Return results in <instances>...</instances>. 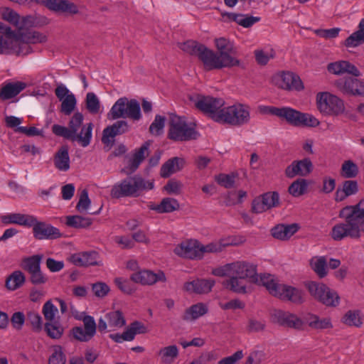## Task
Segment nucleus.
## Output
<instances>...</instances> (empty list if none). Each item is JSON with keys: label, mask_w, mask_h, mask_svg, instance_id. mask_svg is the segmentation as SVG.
Returning a JSON list of instances; mask_svg holds the SVG:
<instances>
[{"label": "nucleus", "mask_w": 364, "mask_h": 364, "mask_svg": "<svg viewBox=\"0 0 364 364\" xmlns=\"http://www.w3.org/2000/svg\"><path fill=\"white\" fill-rule=\"evenodd\" d=\"M18 35L23 41L29 44L42 43L47 41L46 36L38 31L19 33Z\"/></svg>", "instance_id": "de8ad7c7"}, {"label": "nucleus", "mask_w": 364, "mask_h": 364, "mask_svg": "<svg viewBox=\"0 0 364 364\" xmlns=\"http://www.w3.org/2000/svg\"><path fill=\"white\" fill-rule=\"evenodd\" d=\"M92 123L90 122L85 124L70 141L73 142H77L82 147H87L92 140Z\"/></svg>", "instance_id": "f704fd0d"}, {"label": "nucleus", "mask_w": 364, "mask_h": 364, "mask_svg": "<svg viewBox=\"0 0 364 364\" xmlns=\"http://www.w3.org/2000/svg\"><path fill=\"white\" fill-rule=\"evenodd\" d=\"M308 187L306 180L299 178L294 181L289 187V193L294 197H299L306 192Z\"/></svg>", "instance_id": "3c124183"}, {"label": "nucleus", "mask_w": 364, "mask_h": 364, "mask_svg": "<svg viewBox=\"0 0 364 364\" xmlns=\"http://www.w3.org/2000/svg\"><path fill=\"white\" fill-rule=\"evenodd\" d=\"M251 283L265 287L269 294L274 296L277 294V291L280 285L276 282L272 275L265 274L259 275L257 274V270L254 276V281H252Z\"/></svg>", "instance_id": "473e14b6"}, {"label": "nucleus", "mask_w": 364, "mask_h": 364, "mask_svg": "<svg viewBox=\"0 0 364 364\" xmlns=\"http://www.w3.org/2000/svg\"><path fill=\"white\" fill-rule=\"evenodd\" d=\"M83 119V115L80 112H75L70 119L68 127L54 124L52 132L55 135L70 141L84 125Z\"/></svg>", "instance_id": "9d476101"}, {"label": "nucleus", "mask_w": 364, "mask_h": 364, "mask_svg": "<svg viewBox=\"0 0 364 364\" xmlns=\"http://www.w3.org/2000/svg\"><path fill=\"white\" fill-rule=\"evenodd\" d=\"M129 126L127 121H117L112 125L108 126L102 132V142L108 149H110L114 144V137L127 132Z\"/></svg>", "instance_id": "2eb2a0df"}, {"label": "nucleus", "mask_w": 364, "mask_h": 364, "mask_svg": "<svg viewBox=\"0 0 364 364\" xmlns=\"http://www.w3.org/2000/svg\"><path fill=\"white\" fill-rule=\"evenodd\" d=\"M358 83V79L353 77L341 78L336 81V87L343 94L356 96L361 94L358 90H355V85Z\"/></svg>", "instance_id": "72a5a7b5"}, {"label": "nucleus", "mask_w": 364, "mask_h": 364, "mask_svg": "<svg viewBox=\"0 0 364 364\" xmlns=\"http://www.w3.org/2000/svg\"><path fill=\"white\" fill-rule=\"evenodd\" d=\"M313 170V164L309 158L302 160L294 161L285 169V176L293 178L296 176L304 177L308 176Z\"/></svg>", "instance_id": "a211bd4d"}, {"label": "nucleus", "mask_w": 364, "mask_h": 364, "mask_svg": "<svg viewBox=\"0 0 364 364\" xmlns=\"http://www.w3.org/2000/svg\"><path fill=\"white\" fill-rule=\"evenodd\" d=\"M166 118L161 115H156L154 122L149 127V132L151 134L159 136L163 133Z\"/></svg>", "instance_id": "680f3d73"}, {"label": "nucleus", "mask_w": 364, "mask_h": 364, "mask_svg": "<svg viewBox=\"0 0 364 364\" xmlns=\"http://www.w3.org/2000/svg\"><path fill=\"white\" fill-rule=\"evenodd\" d=\"M6 33V36H0V54L11 55L13 54L14 46L17 45L18 41L16 40V35L11 30Z\"/></svg>", "instance_id": "e433bc0d"}, {"label": "nucleus", "mask_w": 364, "mask_h": 364, "mask_svg": "<svg viewBox=\"0 0 364 364\" xmlns=\"http://www.w3.org/2000/svg\"><path fill=\"white\" fill-rule=\"evenodd\" d=\"M109 119L119 118H129L134 121H139L141 118L139 102L135 100H129L127 97H120L112 107L107 114Z\"/></svg>", "instance_id": "20e7f679"}, {"label": "nucleus", "mask_w": 364, "mask_h": 364, "mask_svg": "<svg viewBox=\"0 0 364 364\" xmlns=\"http://www.w3.org/2000/svg\"><path fill=\"white\" fill-rule=\"evenodd\" d=\"M208 306L203 303L192 305L186 310L183 318L186 321L196 320L208 312Z\"/></svg>", "instance_id": "79ce46f5"}, {"label": "nucleus", "mask_w": 364, "mask_h": 364, "mask_svg": "<svg viewBox=\"0 0 364 364\" xmlns=\"http://www.w3.org/2000/svg\"><path fill=\"white\" fill-rule=\"evenodd\" d=\"M43 259L42 255H35L26 257L22 261V268L28 274L41 269V263Z\"/></svg>", "instance_id": "49530a36"}, {"label": "nucleus", "mask_w": 364, "mask_h": 364, "mask_svg": "<svg viewBox=\"0 0 364 364\" xmlns=\"http://www.w3.org/2000/svg\"><path fill=\"white\" fill-rule=\"evenodd\" d=\"M126 324V320L120 311H110L105 314V318L98 321V330L100 332L112 331L119 329Z\"/></svg>", "instance_id": "ddd939ff"}, {"label": "nucleus", "mask_w": 364, "mask_h": 364, "mask_svg": "<svg viewBox=\"0 0 364 364\" xmlns=\"http://www.w3.org/2000/svg\"><path fill=\"white\" fill-rule=\"evenodd\" d=\"M363 200L341 210L339 217L344 219V222L333 227L331 235L334 240L339 241L348 237L352 239L360 237L361 232H364V208H360Z\"/></svg>", "instance_id": "f257e3e1"}, {"label": "nucleus", "mask_w": 364, "mask_h": 364, "mask_svg": "<svg viewBox=\"0 0 364 364\" xmlns=\"http://www.w3.org/2000/svg\"><path fill=\"white\" fill-rule=\"evenodd\" d=\"M32 223L33 237L37 240H55L62 236L58 228L46 222L38 220L35 216Z\"/></svg>", "instance_id": "9b49d317"}, {"label": "nucleus", "mask_w": 364, "mask_h": 364, "mask_svg": "<svg viewBox=\"0 0 364 364\" xmlns=\"http://www.w3.org/2000/svg\"><path fill=\"white\" fill-rule=\"evenodd\" d=\"M233 245L232 242H224L223 240L209 243L206 245L200 244L202 257L204 253H216L222 252L228 245Z\"/></svg>", "instance_id": "8fccbe9b"}, {"label": "nucleus", "mask_w": 364, "mask_h": 364, "mask_svg": "<svg viewBox=\"0 0 364 364\" xmlns=\"http://www.w3.org/2000/svg\"><path fill=\"white\" fill-rule=\"evenodd\" d=\"M1 14L4 20L8 21L18 29H21L23 27L28 18V16L23 17L21 21L19 14L9 7L2 8Z\"/></svg>", "instance_id": "4c0bfd02"}, {"label": "nucleus", "mask_w": 364, "mask_h": 364, "mask_svg": "<svg viewBox=\"0 0 364 364\" xmlns=\"http://www.w3.org/2000/svg\"><path fill=\"white\" fill-rule=\"evenodd\" d=\"M61 101L60 111L65 115H70L75 109L76 105V99L75 95L73 94H70Z\"/></svg>", "instance_id": "0e129e2a"}, {"label": "nucleus", "mask_w": 364, "mask_h": 364, "mask_svg": "<svg viewBox=\"0 0 364 364\" xmlns=\"http://www.w3.org/2000/svg\"><path fill=\"white\" fill-rule=\"evenodd\" d=\"M225 21H234L244 28H249L260 20L259 17L248 16L241 14L222 13Z\"/></svg>", "instance_id": "2f4dec72"}, {"label": "nucleus", "mask_w": 364, "mask_h": 364, "mask_svg": "<svg viewBox=\"0 0 364 364\" xmlns=\"http://www.w3.org/2000/svg\"><path fill=\"white\" fill-rule=\"evenodd\" d=\"M26 281V277L23 273L19 270L14 271L6 279V287L11 291H14L20 288Z\"/></svg>", "instance_id": "c03bdc74"}, {"label": "nucleus", "mask_w": 364, "mask_h": 364, "mask_svg": "<svg viewBox=\"0 0 364 364\" xmlns=\"http://www.w3.org/2000/svg\"><path fill=\"white\" fill-rule=\"evenodd\" d=\"M127 330L128 331V338H131L132 341L134 339L136 334H142L147 332L146 327L139 321H134L132 323Z\"/></svg>", "instance_id": "774afa93"}, {"label": "nucleus", "mask_w": 364, "mask_h": 364, "mask_svg": "<svg viewBox=\"0 0 364 364\" xmlns=\"http://www.w3.org/2000/svg\"><path fill=\"white\" fill-rule=\"evenodd\" d=\"M214 284L215 281L213 279H197L185 283L184 289L188 292L206 294L211 291Z\"/></svg>", "instance_id": "cd10ccee"}, {"label": "nucleus", "mask_w": 364, "mask_h": 364, "mask_svg": "<svg viewBox=\"0 0 364 364\" xmlns=\"http://www.w3.org/2000/svg\"><path fill=\"white\" fill-rule=\"evenodd\" d=\"M299 230L297 224L284 225L279 224L271 230L272 235L280 240H287Z\"/></svg>", "instance_id": "c85d7f7f"}, {"label": "nucleus", "mask_w": 364, "mask_h": 364, "mask_svg": "<svg viewBox=\"0 0 364 364\" xmlns=\"http://www.w3.org/2000/svg\"><path fill=\"white\" fill-rule=\"evenodd\" d=\"M248 281L240 278L230 276L229 279L223 282V285L227 289L239 294H245L247 292V283Z\"/></svg>", "instance_id": "a19ab883"}, {"label": "nucleus", "mask_w": 364, "mask_h": 364, "mask_svg": "<svg viewBox=\"0 0 364 364\" xmlns=\"http://www.w3.org/2000/svg\"><path fill=\"white\" fill-rule=\"evenodd\" d=\"M178 256L191 259L202 258L200 243L196 240H187L176 245L173 250Z\"/></svg>", "instance_id": "4468645a"}, {"label": "nucleus", "mask_w": 364, "mask_h": 364, "mask_svg": "<svg viewBox=\"0 0 364 364\" xmlns=\"http://www.w3.org/2000/svg\"><path fill=\"white\" fill-rule=\"evenodd\" d=\"M327 68L329 73L335 75H341L347 73L354 77H358L360 75L359 70L348 61L341 60L331 63L328 65Z\"/></svg>", "instance_id": "a878e982"}, {"label": "nucleus", "mask_w": 364, "mask_h": 364, "mask_svg": "<svg viewBox=\"0 0 364 364\" xmlns=\"http://www.w3.org/2000/svg\"><path fill=\"white\" fill-rule=\"evenodd\" d=\"M65 225L73 228H87L92 225V220L81 215H68L65 218Z\"/></svg>", "instance_id": "37998d69"}, {"label": "nucleus", "mask_w": 364, "mask_h": 364, "mask_svg": "<svg viewBox=\"0 0 364 364\" xmlns=\"http://www.w3.org/2000/svg\"><path fill=\"white\" fill-rule=\"evenodd\" d=\"M250 108L244 104H235L223 108L220 123L240 127L249 123Z\"/></svg>", "instance_id": "0eeeda50"}, {"label": "nucleus", "mask_w": 364, "mask_h": 364, "mask_svg": "<svg viewBox=\"0 0 364 364\" xmlns=\"http://www.w3.org/2000/svg\"><path fill=\"white\" fill-rule=\"evenodd\" d=\"M215 46L218 53L208 49V70L234 66L245 68L240 61L233 56L236 53V49L229 40L225 38H217Z\"/></svg>", "instance_id": "f03ea898"}, {"label": "nucleus", "mask_w": 364, "mask_h": 364, "mask_svg": "<svg viewBox=\"0 0 364 364\" xmlns=\"http://www.w3.org/2000/svg\"><path fill=\"white\" fill-rule=\"evenodd\" d=\"M184 166V160L179 157H173L166 161L161 168L160 174L163 178H168L171 174L179 171Z\"/></svg>", "instance_id": "c9c22d12"}, {"label": "nucleus", "mask_w": 364, "mask_h": 364, "mask_svg": "<svg viewBox=\"0 0 364 364\" xmlns=\"http://www.w3.org/2000/svg\"><path fill=\"white\" fill-rule=\"evenodd\" d=\"M358 173L357 165L352 161L348 160L343 162L341 166V175L346 178L355 177Z\"/></svg>", "instance_id": "864d4df0"}, {"label": "nucleus", "mask_w": 364, "mask_h": 364, "mask_svg": "<svg viewBox=\"0 0 364 364\" xmlns=\"http://www.w3.org/2000/svg\"><path fill=\"white\" fill-rule=\"evenodd\" d=\"M275 322L281 326L293 328L294 329H301L304 326V321L296 315L288 311L276 310L272 314Z\"/></svg>", "instance_id": "aec40b11"}, {"label": "nucleus", "mask_w": 364, "mask_h": 364, "mask_svg": "<svg viewBox=\"0 0 364 364\" xmlns=\"http://www.w3.org/2000/svg\"><path fill=\"white\" fill-rule=\"evenodd\" d=\"M33 217L34 215L28 214L9 213L2 215L1 221L5 225L16 224L27 228H31V225H33L32 223Z\"/></svg>", "instance_id": "bb28decb"}, {"label": "nucleus", "mask_w": 364, "mask_h": 364, "mask_svg": "<svg viewBox=\"0 0 364 364\" xmlns=\"http://www.w3.org/2000/svg\"><path fill=\"white\" fill-rule=\"evenodd\" d=\"M261 198L267 210L277 207L279 205V196L277 192L264 193Z\"/></svg>", "instance_id": "bf43d9fd"}, {"label": "nucleus", "mask_w": 364, "mask_h": 364, "mask_svg": "<svg viewBox=\"0 0 364 364\" xmlns=\"http://www.w3.org/2000/svg\"><path fill=\"white\" fill-rule=\"evenodd\" d=\"M277 293L274 296L294 304H299L304 301L302 291L291 286L280 284Z\"/></svg>", "instance_id": "b1692460"}, {"label": "nucleus", "mask_w": 364, "mask_h": 364, "mask_svg": "<svg viewBox=\"0 0 364 364\" xmlns=\"http://www.w3.org/2000/svg\"><path fill=\"white\" fill-rule=\"evenodd\" d=\"M58 313V308L50 300L46 301L43 306L42 314L46 322L55 321V318Z\"/></svg>", "instance_id": "4d7b16f0"}, {"label": "nucleus", "mask_w": 364, "mask_h": 364, "mask_svg": "<svg viewBox=\"0 0 364 364\" xmlns=\"http://www.w3.org/2000/svg\"><path fill=\"white\" fill-rule=\"evenodd\" d=\"M132 281L142 285H152L157 282H165L166 277L163 272L154 273L150 270H141L132 274L130 277Z\"/></svg>", "instance_id": "412c9836"}, {"label": "nucleus", "mask_w": 364, "mask_h": 364, "mask_svg": "<svg viewBox=\"0 0 364 364\" xmlns=\"http://www.w3.org/2000/svg\"><path fill=\"white\" fill-rule=\"evenodd\" d=\"M268 112L277 117L284 119L289 124L299 127L301 112L288 107H267Z\"/></svg>", "instance_id": "4be33fe9"}, {"label": "nucleus", "mask_w": 364, "mask_h": 364, "mask_svg": "<svg viewBox=\"0 0 364 364\" xmlns=\"http://www.w3.org/2000/svg\"><path fill=\"white\" fill-rule=\"evenodd\" d=\"M16 40L18 41L17 45L14 46L13 54L17 55H26L32 52V48L29 43H27L21 40V37L17 34L16 35Z\"/></svg>", "instance_id": "338daca9"}, {"label": "nucleus", "mask_w": 364, "mask_h": 364, "mask_svg": "<svg viewBox=\"0 0 364 364\" xmlns=\"http://www.w3.org/2000/svg\"><path fill=\"white\" fill-rule=\"evenodd\" d=\"M256 266L246 262L231 263V276L240 278L251 283L254 281Z\"/></svg>", "instance_id": "5701e85b"}, {"label": "nucleus", "mask_w": 364, "mask_h": 364, "mask_svg": "<svg viewBox=\"0 0 364 364\" xmlns=\"http://www.w3.org/2000/svg\"><path fill=\"white\" fill-rule=\"evenodd\" d=\"M198 133L193 126L188 125L184 119L175 114L169 115V130L168 136L173 141H190L198 137Z\"/></svg>", "instance_id": "423d86ee"}, {"label": "nucleus", "mask_w": 364, "mask_h": 364, "mask_svg": "<svg viewBox=\"0 0 364 364\" xmlns=\"http://www.w3.org/2000/svg\"><path fill=\"white\" fill-rule=\"evenodd\" d=\"M27 321L31 325L33 331L40 332L43 328V321L40 314L36 311H29L26 314Z\"/></svg>", "instance_id": "13d9d810"}, {"label": "nucleus", "mask_w": 364, "mask_h": 364, "mask_svg": "<svg viewBox=\"0 0 364 364\" xmlns=\"http://www.w3.org/2000/svg\"><path fill=\"white\" fill-rule=\"evenodd\" d=\"M180 208L178 200L173 198H164L161 200L159 204L153 205L151 209L156 211L159 213H171Z\"/></svg>", "instance_id": "58836bf2"}, {"label": "nucleus", "mask_w": 364, "mask_h": 364, "mask_svg": "<svg viewBox=\"0 0 364 364\" xmlns=\"http://www.w3.org/2000/svg\"><path fill=\"white\" fill-rule=\"evenodd\" d=\"M44 331L49 338L55 340L60 339L64 333V328L58 321L46 322Z\"/></svg>", "instance_id": "a18cd8bd"}, {"label": "nucleus", "mask_w": 364, "mask_h": 364, "mask_svg": "<svg viewBox=\"0 0 364 364\" xmlns=\"http://www.w3.org/2000/svg\"><path fill=\"white\" fill-rule=\"evenodd\" d=\"M30 1L44 4L49 10L55 12L70 14H77L79 12L77 6L68 0H30Z\"/></svg>", "instance_id": "f3484780"}, {"label": "nucleus", "mask_w": 364, "mask_h": 364, "mask_svg": "<svg viewBox=\"0 0 364 364\" xmlns=\"http://www.w3.org/2000/svg\"><path fill=\"white\" fill-rule=\"evenodd\" d=\"M26 87V84L23 82H9L0 89V100L4 101L11 99L18 95Z\"/></svg>", "instance_id": "c756f323"}, {"label": "nucleus", "mask_w": 364, "mask_h": 364, "mask_svg": "<svg viewBox=\"0 0 364 364\" xmlns=\"http://www.w3.org/2000/svg\"><path fill=\"white\" fill-rule=\"evenodd\" d=\"M86 108L91 114H97L100 109V102L98 97L93 92H88L86 95Z\"/></svg>", "instance_id": "6e6d98bb"}, {"label": "nucleus", "mask_w": 364, "mask_h": 364, "mask_svg": "<svg viewBox=\"0 0 364 364\" xmlns=\"http://www.w3.org/2000/svg\"><path fill=\"white\" fill-rule=\"evenodd\" d=\"M363 43H364V31L362 32L359 30L353 33L345 41L346 46L353 48Z\"/></svg>", "instance_id": "69168bd1"}, {"label": "nucleus", "mask_w": 364, "mask_h": 364, "mask_svg": "<svg viewBox=\"0 0 364 364\" xmlns=\"http://www.w3.org/2000/svg\"><path fill=\"white\" fill-rule=\"evenodd\" d=\"M195 107L214 121L220 122L225 101L222 98L198 95L190 97Z\"/></svg>", "instance_id": "39448f33"}, {"label": "nucleus", "mask_w": 364, "mask_h": 364, "mask_svg": "<svg viewBox=\"0 0 364 364\" xmlns=\"http://www.w3.org/2000/svg\"><path fill=\"white\" fill-rule=\"evenodd\" d=\"M66 358L63 352L62 347L55 346L53 347V353L48 359V364H65Z\"/></svg>", "instance_id": "e2e57ef3"}, {"label": "nucleus", "mask_w": 364, "mask_h": 364, "mask_svg": "<svg viewBox=\"0 0 364 364\" xmlns=\"http://www.w3.org/2000/svg\"><path fill=\"white\" fill-rule=\"evenodd\" d=\"M68 259L78 267L97 265L98 253L95 251L75 253L71 255Z\"/></svg>", "instance_id": "393cba45"}, {"label": "nucleus", "mask_w": 364, "mask_h": 364, "mask_svg": "<svg viewBox=\"0 0 364 364\" xmlns=\"http://www.w3.org/2000/svg\"><path fill=\"white\" fill-rule=\"evenodd\" d=\"M55 167L60 171H67L70 167V160L67 146H62L55 152L53 156Z\"/></svg>", "instance_id": "7c9ffc66"}, {"label": "nucleus", "mask_w": 364, "mask_h": 364, "mask_svg": "<svg viewBox=\"0 0 364 364\" xmlns=\"http://www.w3.org/2000/svg\"><path fill=\"white\" fill-rule=\"evenodd\" d=\"M255 56L257 63L260 65H265L268 63L270 59L275 56V52L273 49L264 51L263 50H257L255 51Z\"/></svg>", "instance_id": "052dcab7"}, {"label": "nucleus", "mask_w": 364, "mask_h": 364, "mask_svg": "<svg viewBox=\"0 0 364 364\" xmlns=\"http://www.w3.org/2000/svg\"><path fill=\"white\" fill-rule=\"evenodd\" d=\"M316 105L318 111L324 115L338 116L345 111L343 101L328 92L317 94Z\"/></svg>", "instance_id": "6e6552de"}, {"label": "nucleus", "mask_w": 364, "mask_h": 364, "mask_svg": "<svg viewBox=\"0 0 364 364\" xmlns=\"http://www.w3.org/2000/svg\"><path fill=\"white\" fill-rule=\"evenodd\" d=\"M77 320L82 321L84 324V329L87 331L88 336H94L96 333L97 325L92 316L88 315L81 314L80 316H75Z\"/></svg>", "instance_id": "603ef678"}, {"label": "nucleus", "mask_w": 364, "mask_h": 364, "mask_svg": "<svg viewBox=\"0 0 364 364\" xmlns=\"http://www.w3.org/2000/svg\"><path fill=\"white\" fill-rule=\"evenodd\" d=\"M272 82L283 90L300 91L304 89L300 77L291 72H282L275 75L272 77Z\"/></svg>", "instance_id": "f8f14e48"}, {"label": "nucleus", "mask_w": 364, "mask_h": 364, "mask_svg": "<svg viewBox=\"0 0 364 364\" xmlns=\"http://www.w3.org/2000/svg\"><path fill=\"white\" fill-rule=\"evenodd\" d=\"M310 265L320 278L327 274V263L324 257H313L310 261Z\"/></svg>", "instance_id": "09e8293b"}, {"label": "nucleus", "mask_w": 364, "mask_h": 364, "mask_svg": "<svg viewBox=\"0 0 364 364\" xmlns=\"http://www.w3.org/2000/svg\"><path fill=\"white\" fill-rule=\"evenodd\" d=\"M310 294L314 299L328 306H336L340 297L338 294L322 283L311 281L305 284Z\"/></svg>", "instance_id": "1a4fd4ad"}, {"label": "nucleus", "mask_w": 364, "mask_h": 364, "mask_svg": "<svg viewBox=\"0 0 364 364\" xmlns=\"http://www.w3.org/2000/svg\"><path fill=\"white\" fill-rule=\"evenodd\" d=\"M154 181H146L139 175L126 178L114 184L111 190V196L115 198L139 196L144 191L152 190Z\"/></svg>", "instance_id": "7ed1b4c3"}, {"label": "nucleus", "mask_w": 364, "mask_h": 364, "mask_svg": "<svg viewBox=\"0 0 364 364\" xmlns=\"http://www.w3.org/2000/svg\"><path fill=\"white\" fill-rule=\"evenodd\" d=\"M151 141H145L140 148L136 149L130 157L127 166L122 170L127 175L133 173L139 168L141 163L149 155Z\"/></svg>", "instance_id": "6ab92c4d"}, {"label": "nucleus", "mask_w": 364, "mask_h": 364, "mask_svg": "<svg viewBox=\"0 0 364 364\" xmlns=\"http://www.w3.org/2000/svg\"><path fill=\"white\" fill-rule=\"evenodd\" d=\"M237 177V173H231L230 174L220 173L215 176L216 182L221 186L225 188H231L234 187L235 178Z\"/></svg>", "instance_id": "5fc2aeb1"}, {"label": "nucleus", "mask_w": 364, "mask_h": 364, "mask_svg": "<svg viewBox=\"0 0 364 364\" xmlns=\"http://www.w3.org/2000/svg\"><path fill=\"white\" fill-rule=\"evenodd\" d=\"M157 355L162 364H171L178 356V348L175 345L164 347L159 350Z\"/></svg>", "instance_id": "ea45409f"}, {"label": "nucleus", "mask_w": 364, "mask_h": 364, "mask_svg": "<svg viewBox=\"0 0 364 364\" xmlns=\"http://www.w3.org/2000/svg\"><path fill=\"white\" fill-rule=\"evenodd\" d=\"M179 48L191 55L197 56L205 68L208 70V48L205 46L195 41H187L179 43Z\"/></svg>", "instance_id": "dca6fc26"}]
</instances>
